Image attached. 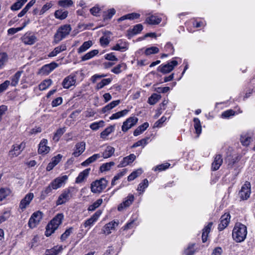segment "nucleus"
Here are the masks:
<instances>
[{"instance_id":"26","label":"nucleus","mask_w":255,"mask_h":255,"mask_svg":"<svg viewBox=\"0 0 255 255\" xmlns=\"http://www.w3.org/2000/svg\"><path fill=\"white\" fill-rule=\"evenodd\" d=\"M118 223L115 221H112L105 225L103 228V231L104 234L109 235L111 233V230H114L115 227L118 226Z\"/></svg>"},{"instance_id":"11","label":"nucleus","mask_w":255,"mask_h":255,"mask_svg":"<svg viewBox=\"0 0 255 255\" xmlns=\"http://www.w3.org/2000/svg\"><path fill=\"white\" fill-rule=\"evenodd\" d=\"M34 198V194L32 193H29L27 194L25 197L21 200L19 208L23 212L28 206L31 201Z\"/></svg>"},{"instance_id":"56","label":"nucleus","mask_w":255,"mask_h":255,"mask_svg":"<svg viewBox=\"0 0 255 255\" xmlns=\"http://www.w3.org/2000/svg\"><path fill=\"white\" fill-rule=\"evenodd\" d=\"M159 52L158 48L156 47H151L149 48H147L145 50V54L146 55H149L152 54L157 53Z\"/></svg>"},{"instance_id":"19","label":"nucleus","mask_w":255,"mask_h":255,"mask_svg":"<svg viewBox=\"0 0 255 255\" xmlns=\"http://www.w3.org/2000/svg\"><path fill=\"white\" fill-rule=\"evenodd\" d=\"M230 220L229 214H225L220 218V223L218 225V229L220 231L223 230L228 225Z\"/></svg>"},{"instance_id":"52","label":"nucleus","mask_w":255,"mask_h":255,"mask_svg":"<svg viewBox=\"0 0 255 255\" xmlns=\"http://www.w3.org/2000/svg\"><path fill=\"white\" fill-rule=\"evenodd\" d=\"M149 139L148 137L143 138L141 140H139L134 143L132 145V148L137 147L139 146H144L145 145H146L148 143V140Z\"/></svg>"},{"instance_id":"1","label":"nucleus","mask_w":255,"mask_h":255,"mask_svg":"<svg viewBox=\"0 0 255 255\" xmlns=\"http://www.w3.org/2000/svg\"><path fill=\"white\" fill-rule=\"evenodd\" d=\"M247 228L241 223H237L233 230L232 237L237 243H241L246 238Z\"/></svg>"},{"instance_id":"12","label":"nucleus","mask_w":255,"mask_h":255,"mask_svg":"<svg viewBox=\"0 0 255 255\" xmlns=\"http://www.w3.org/2000/svg\"><path fill=\"white\" fill-rule=\"evenodd\" d=\"M25 144L21 142L19 144H14L12 146V148L9 151V156L11 157L18 156L25 148Z\"/></svg>"},{"instance_id":"2","label":"nucleus","mask_w":255,"mask_h":255,"mask_svg":"<svg viewBox=\"0 0 255 255\" xmlns=\"http://www.w3.org/2000/svg\"><path fill=\"white\" fill-rule=\"evenodd\" d=\"M75 193V189L73 187H69L63 190L56 200V205H61L69 202L73 198Z\"/></svg>"},{"instance_id":"20","label":"nucleus","mask_w":255,"mask_h":255,"mask_svg":"<svg viewBox=\"0 0 255 255\" xmlns=\"http://www.w3.org/2000/svg\"><path fill=\"white\" fill-rule=\"evenodd\" d=\"M162 20L160 17L155 14L149 15L146 17L145 23L149 25H157L159 24Z\"/></svg>"},{"instance_id":"58","label":"nucleus","mask_w":255,"mask_h":255,"mask_svg":"<svg viewBox=\"0 0 255 255\" xmlns=\"http://www.w3.org/2000/svg\"><path fill=\"white\" fill-rule=\"evenodd\" d=\"M58 3L61 6L66 7L73 5V2L72 0H61L59 1Z\"/></svg>"},{"instance_id":"36","label":"nucleus","mask_w":255,"mask_h":255,"mask_svg":"<svg viewBox=\"0 0 255 255\" xmlns=\"http://www.w3.org/2000/svg\"><path fill=\"white\" fill-rule=\"evenodd\" d=\"M22 71H17L12 77L10 85L12 86H16L19 80Z\"/></svg>"},{"instance_id":"49","label":"nucleus","mask_w":255,"mask_h":255,"mask_svg":"<svg viewBox=\"0 0 255 255\" xmlns=\"http://www.w3.org/2000/svg\"><path fill=\"white\" fill-rule=\"evenodd\" d=\"M116 13V10L114 8H111L103 14L104 20H108L111 19L113 16Z\"/></svg>"},{"instance_id":"27","label":"nucleus","mask_w":255,"mask_h":255,"mask_svg":"<svg viewBox=\"0 0 255 255\" xmlns=\"http://www.w3.org/2000/svg\"><path fill=\"white\" fill-rule=\"evenodd\" d=\"M212 225H213V223L210 222L203 229L202 239V241L203 243H205L207 241L208 235L211 231V229Z\"/></svg>"},{"instance_id":"63","label":"nucleus","mask_w":255,"mask_h":255,"mask_svg":"<svg viewBox=\"0 0 255 255\" xmlns=\"http://www.w3.org/2000/svg\"><path fill=\"white\" fill-rule=\"evenodd\" d=\"M66 49L67 46L65 44H62L60 46H58L54 48V50L58 54L61 52L65 51Z\"/></svg>"},{"instance_id":"40","label":"nucleus","mask_w":255,"mask_h":255,"mask_svg":"<svg viewBox=\"0 0 255 255\" xmlns=\"http://www.w3.org/2000/svg\"><path fill=\"white\" fill-rule=\"evenodd\" d=\"M112 78H107L103 79L100 82L97 84L96 89L98 90L103 88L106 85H109L112 82Z\"/></svg>"},{"instance_id":"17","label":"nucleus","mask_w":255,"mask_h":255,"mask_svg":"<svg viewBox=\"0 0 255 255\" xmlns=\"http://www.w3.org/2000/svg\"><path fill=\"white\" fill-rule=\"evenodd\" d=\"M47 143L48 140L46 139L43 138L40 141L38 149L39 154H46L49 152L50 148L47 146Z\"/></svg>"},{"instance_id":"32","label":"nucleus","mask_w":255,"mask_h":255,"mask_svg":"<svg viewBox=\"0 0 255 255\" xmlns=\"http://www.w3.org/2000/svg\"><path fill=\"white\" fill-rule=\"evenodd\" d=\"M99 53L98 50L95 49L90 51V52L87 53L86 54H85L84 56H83L81 57V61H85L88 60L93 57H94L95 56L97 55Z\"/></svg>"},{"instance_id":"48","label":"nucleus","mask_w":255,"mask_h":255,"mask_svg":"<svg viewBox=\"0 0 255 255\" xmlns=\"http://www.w3.org/2000/svg\"><path fill=\"white\" fill-rule=\"evenodd\" d=\"M114 165L115 162L113 161L104 163L100 166V170L102 172L109 171Z\"/></svg>"},{"instance_id":"41","label":"nucleus","mask_w":255,"mask_h":255,"mask_svg":"<svg viewBox=\"0 0 255 255\" xmlns=\"http://www.w3.org/2000/svg\"><path fill=\"white\" fill-rule=\"evenodd\" d=\"M27 0H17L11 6V9L12 10H17L19 9Z\"/></svg>"},{"instance_id":"25","label":"nucleus","mask_w":255,"mask_h":255,"mask_svg":"<svg viewBox=\"0 0 255 255\" xmlns=\"http://www.w3.org/2000/svg\"><path fill=\"white\" fill-rule=\"evenodd\" d=\"M90 171L91 169L89 168H87L80 172L76 179V182L77 183H79L83 182L84 179L88 177Z\"/></svg>"},{"instance_id":"60","label":"nucleus","mask_w":255,"mask_h":255,"mask_svg":"<svg viewBox=\"0 0 255 255\" xmlns=\"http://www.w3.org/2000/svg\"><path fill=\"white\" fill-rule=\"evenodd\" d=\"M143 29V26L141 24H137L134 25L132 29V32L133 34H137L140 32Z\"/></svg>"},{"instance_id":"46","label":"nucleus","mask_w":255,"mask_h":255,"mask_svg":"<svg viewBox=\"0 0 255 255\" xmlns=\"http://www.w3.org/2000/svg\"><path fill=\"white\" fill-rule=\"evenodd\" d=\"M161 98V96L157 94H153L148 100V102L150 105H153L156 103Z\"/></svg>"},{"instance_id":"34","label":"nucleus","mask_w":255,"mask_h":255,"mask_svg":"<svg viewBox=\"0 0 255 255\" xmlns=\"http://www.w3.org/2000/svg\"><path fill=\"white\" fill-rule=\"evenodd\" d=\"M63 250L62 246H55L50 250H47L45 255H56Z\"/></svg>"},{"instance_id":"30","label":"nucleus","mask_w":255,"mask_h":255,"mask_svg":"<svg viewBox=\"0 0 255 255\" xmlns=\"http://www.w3.org/2000/svg\"><path fill=\"white\" fill-rule=\"evenodd\" d=\"M93 45V42L91 40H89L84 42L83 44L78 49L77 52L78 53H83L89 48H90Z\"/></svg>"},{"instance_id":"42","label":"nucleus","mask_w":255,"mask_h":255,"mask_svg":"<svg viewBox=\"0 0 255 255\" xmlns=\"http://www.w3.org/2000/svg\"><path fill=\"white\" fill-rule=\"evenodd\" d=\"M194 127L196 131V133L198 136L201 133L202 128L200 121L198 118H195L193 120Z\"/></svg>"},{"instance_id":"6","label":"nucleus","mask_w":255,"mask_h":255,"mask_svg":"<svg viewBox=\"0 0 255 255\" xmlns=\"http://www.w3.org/2000/svg\"><path fill=\"white\" fill-rule=\"evenodd\" d=\"M67 175L59 176L53 180L49 184L53 190H56L64 185L68 180Z\"/></svg>"},{"instance_id":"59","label":"nucleus","mask_w":255,"mask_h":255,"mask_svg":"<svg viewBox=\"0 0 255 255\" xmlns=\"http://www.w3.org/2000/svg\"><path fill=\"white\" fill-rule=\"evenodd\" d=\"M169 166H170V164L168 163L161 164L160 165H158L155 166L154 168V171L158 170L160 171L164 170L166 169L167 168H168Z\"/></svg>"},{"instance_id":"45","label":"nucleus","mask_w":255,"mask_h":255,"mask_svg":"<svg viewBox=\"0 0 255 255\" xmlns=\"http://www.w3.org/2000/svg\"><path fill=\"white\" fill-rule=\"evenodd\" d=\"M104 121L102 120L99 122H94L90 125V128L93 130H97L100 128L103 127L104 126Z\"/></svg>"},{"instance_id":"37","label":"nucleus","mask_w":255,"mask_h":255,"mask_svg":"<svg viewBox=\"0 0 255 255\" xmlns=\"http://www.w3.org/2000/svg\"><path fill=\"white\" fill-rule=\"evenodd\" d=\"M115 152V148L111 146L107 147L103 153V156L104 158H109L114 154Z\"/></svg>"},{"instance_id":"15","label":"nucleus","mask_w":255,"mask_h":255,"mask_svg":"<svg viewBox=\"0 0 255 255\" xmlns=\"http://www.w3.org/2000/svg\"><path fill=\"white\" fill-rule=\"evenodd\" d=\"M22 41L26 45H32L37 41V37L31 32H26L21 37Z\"/></svg>"},{"instance_id":"29","label":"nucleus","mask_w":255,"mask_h":255,"mask_svg":"<svg viewBox=\"0 0 255 255\" xmlns=\"http://www.w3.org/2000/svg\"><path fill=\"white\" fill-rule=\"evenodd\" d=\"M149 127V124L147 122L144 123L142 125L138 126L134 131L133 135L135 136H136L141 133H142L144 130H145L147 128Z\"/></svg>"},{"instance_id":"5","label":"nucleus","mask_w":255,"mask_h":255,"mask_svg":"<svg viewBox=\"0 0 255 255\" xmlns=\"http://www.w3.org/2000/svg\"><path fill=\"white\" fill-rule=\"evenodd\" d=\"M76 80V73H72L64 79L62 84L64 89H69L75 85Z\"/></svg>"},{"instance_id":"35","label":"nucleus","mask_w":255,"mask_h":255,"mask_svg":"<svg viewBox=\"0 0 255 255\" xmlns=\"http://www.w3.org/2000/svg\"><path fill=\"white\" fill-rule=\"evenodd\" d=\"M128 112V110H124L123 111L118 112L116 113L113 114L110 117L111 120L118 119L126 115Z\"/></svg>"},{"instance_id":"47","label":"nucleus","mask_w":255,"mask_h":255,"mask_svg":"<svg viewBox=\"0 0 255 255\" xmlns=\"http://www.w3.org/2000/svg\"><path fill=\"white\" fill-rule=\"evenodd\" d=\"M126 68V65L124 63H121L114 67L111 71L115 74H118L120 73L123 70L125 69Z\"/></svg>"},{"instance_id":"61","label":"nucleus","mask_w":255,"mask_h":255,"mask_svg":"<svg viewBox=\"0 0 255 255\" xmlns=\"http://www.w3.org/2000/svg\"><path fill=\"white\" fill-rule=\"evenodd\" d=\"M235 114V112L233 110H228L224 112L222 114V117L223 118H229L232 116H234Z\"/></svg>"},{"instance_id":"62","label":"nucleus","mask_w":255,"mask_h":255,"mask_svg":"<svg viewBox=\"0 0 255 255\" xmlns=\"http://www.w3.org/2000/svg\"><path fill=\"white\" fill-rule=\"evenodd\" d=\"M101 45L103 47L107 46L110 43V40L107 36H102L100 39Z\"/></svg>"},{"instance_id":"3","label":"nucleus","mask_w":255,"mask_h":255,"mask_svg":"<svg viewBox=\"0 0 255 255\" xmlns=\"http://www.w3.org/2000/svg\"><path fill=\"white\" fill-rule=\"evenodd\" d=\"M71 30L70 24H64L60 26L54 35L53 42L55 44L58 43L69 34Z\"/></svg>"},{"instance_id":"7","label":"nucleus","mask_w":255,"mask_h":255,"mask_svg":"<svg viewBox=\"0 0 255 255\" xmlns=\"http://www.w3.org/2000/svg\"><path fill=\"white\" fill-rule=\"evenodd\" d=\"M42 215L43 214L40 211H37L33 213L28 221L29 227L31 228H35L42 219Z\"/></svg>"},{"instance_id":"28","label":"nucleus","mask_w":255,"mask_h":255,"mask_svg":"<svg viewBox=\"0 0 255 255\" xmlns=\"http://www.w3.org/2000/svg\"><path fill=\"white\" fill-rule=\"evenodd\" d=\"M101 157H102V156L100 154H95L83 162L81 163V165L83 166H87L90 163L95 161L97 159L100 158Z\"/></svg>"},{"instance_id":"33","label":"nucleus","mask_w":255,"mask_h":255,"mask_svg":"<svg viewBox=\"0 0 255 255\" xmlns=\"http://www.w3.org/2000/svg\"><path fill=\"white\" fill-rule=\"evenodd\" d=\"M68 13V12L67 10L59 9L55 11L54 15L56 18L63 20L67 17Z\"/></svg>"},{"instance_id":"50","label":"nucleus","mask_w":255,"mask_h":255,"mask_svg":"<svg viewBox=\"0 0 255 255\" xmlns=\"http://www.w3.org/2000/svg\"><path fill=\"white\" fill-rule=\"evenodd\" d=\"M103 203L102 199H98L96 202L90 205L88 208L89 211H94L97 208H98Z\"/></svg>"},{"instance_id":"14","label":"nucleus","mask_w":255,"mask_h":255,"mask_svg":"<svg viewBox=\"0 0 255 255\" xmlns=\"http://www.w3.org/2000/svg\"><path fill=\"white\" fill-rule=\"evenodd\" d=\"M64 215L63 214H58L50 222L48 223V228H53V229L56 230L61 224Z\"/></svg>"},{"instance_id":"55","label":"nucleus","mask_w":255,"mask_h":255,"mask_svg":"<svg viewBox=\"0 0 255 255\" xmlns=\"http://www.w3.org/2000/svg\"><path fill=\"white\" fill-rule=\"evenodd\" d=\"M10 209L7 208L4 209L1 215V222L7 220L10 216Z\"/></svg>"},{"instance_id":"31","label":"nucleus","mask_w":255,"mask_h":255,"mask_svg":"<svg viewBox=\"0 0 255 255\" xmlns=\"http://www.w3.org/2000/svg\"><path fill=\"white\" fill-rule=\"evenodd\" d=\"M251 140V136L248 133L242 134L241 135L240 141L242 145L244 146H248L250 144Z\"/></svg>"},{"instance_id":"18","label":"nucleus","mask_w":255,"mask_h":255,"mask_svg":"<svg viewBox=\"0 0 255 255\" xmlns=\"http://www.w3.org/2000/svg\"><path fill=\"white\" fill-rule=\"evenodd\" d=\"M134 199V197L133 194H128L127 197L125 199V200L118 206V210L121 211L124 208L129 207L133 202Z\"/></svg>"},{"instance_id":"8","label":"nucleus","mask_w":255,"mask_h":255,"mask_svg":"<svg viewBox=\"0 0 255 255\" xmlns=\"http://www.w3.org/2000/svg\"><path fill=\"white\" fill-rule=\"evenodd\" d=\"M251 194V184L249 182H246L239 191V195L242 200L248 199Z\"/></svg>"},{"instance_id":"16","label":"nucleus","mask_w":255,"mask_h":255,"mask_svg":"<svg viewBox=\"0 0 255 255\" xmlns=\"http://www.w3.org/2000/svg\"><path fill=\"white\" fill-rule=\"evenodd\" d=\"M58 66V64L53 62L50 64L43 66L40 70L39 73L41 74L47 75Z\"/></svg>"},{"instance_id":"64","label":"nucleus","mask_w":255,"mask_h":255,"mask_svg":"<svg viewBox=\"0 0 255 255\" xmlns=\"http://www.w3.org/2000/svg\"><path fill=\"white\" fill-rule=\"evenodd\" d=\"M194 244H191L189 246L188 249L185 251L186 255H194L195 250L193 248Z\"/></svg>"},{"instance_id":"54","label":"nucleus","mask_w":255,"mask_h":255,"mask_svg":"<svg viewBox=\"0 0 255 255\" xmlns=\"http://www.w3.org/2000/svg\"><path fill=\"white\" fill-rule=\"evenodd\" d=\"M11 194V191L9 188H1V201L6 199V197L9 196Z\"/></svg>"},{"instance_id":"57","label":"nucleus","mask_w":255,"mask_h":255,"mask_svg":"<svg viewBox=\"0 0 255 255\" xmlns=\"http://www.w3.org/2000/svg\"><path fill=\"white\" fill-rule=\"evenodd\" d=\"M72 231H73L72 227L69 228V229H67L65 231V232L63 234H62V235L61 236V238H60L61 240L62 241H65L70 236V235L72 233Z\"/></svg>"},{"instance_id":"10","label":"nucleus","mask_w":255,"mask_h":255,"mask_svg":"<svg viewBox=\"0 0 255 255\" xmlns=\"http://www.w3.org/2000/svg\"><path fill=\"white\" fill-rule=\"evenodd\" d=\"M138 122V119L136 117H130L127 119L123 123L122 130L124 132H127L129 128L135 125Z\"/></svg>"},{"instance_id":"9","label":"nucleus","mask_w":255,"mask_h":255,"mask_svg":"<svg viewBox=\"0 0 255 255\" xmlns=\"http://www.w3.org/2000/svg\"><path fill=\"white\" fill-rule=\"evenodd\" d=\"M177 65L178 62L176 60H172L166 64L161 65L158 67V70L163 74H166L173 70Z\"/></svg>"},{"instance_id":"23","label":"nucleus","mask_w":255,"mask_h":255,"mask_svg":"<svg viewBox=\"0 0 255 255\" xmlns=\"http://www.w3.org/2000/svg\"><path fill=\"white\" fill-rule=\"evenodd\" d=\"M223 163V159L221 154H217L214 157V161L212 164L211 169L213 171H216Z\"/></svg>"},{"instance_id":"4","label":"nucleus","mask_w":255,"mask_h":255,"mask_svg":"<svg viewBox=\"0 0 255 255\" xmlns=\"http://www.w3.org/2000/svg\"><path fill=\"white\" fill-rule=\"evenodd\" d=\"M108 181L104 178L97 180L91 184V191L94 193H100L106 188Z\"/></svg>"},{"instance_id":"38","label":"nucleus","mask_w":255,"mask_h":255,"mask_svg":"<svg viewBox=\"0 0 255 255\" xmlns=\"http://www.w3.org/2000/svg\"><path fill=\"white\" fill-rule=\"evenodd\" d=\"M115 129V126H111L105 128L100 134L102 138H105Z\"/></svg>"},{"instance_id":"43","label":"nucleus","mask_w":255,"mask_h":255,"mask_svg":"<svg viewBox=\"0 0 255 255\" xmlns=\"http://www.w3.org/2000/svg\"><path fill=\"white\" fill-rule=\"evenodd\" d=\"M143 171L141 168H139L135 171H133L128 177V181H132L136 178L137 177L139 176L141 174Z\"/></svg>"},{"instance_id":"22","label":"nucleus","mask_w":255,"mask_h":255,"mask_svg":"<svg viewBox=\"0 0 255 255\" xmlns=\"http://www.w3.org/2000/svg\"><path fill=\"white\" fill-rule=\"evenodd\" d=\"M135 155L132 153L129 155L123 158V160L121 161L120 164L118 165L119 167H126L129 164L133 162L135 159Z\"/></svg>"},{"instance_id":"24","label":"nucleus","mask_w":255,"mask_h":255,"mask_svg":"<svg viewBox=\"0 0 255 255\" xmlns=\"http://www.w3.org/2000/svg\"><path fill=\"white\" fill-rule=\"evenodd\" d=\"M76 149L73 153L75 157H78L81 155L85 150V142L82 141L76 144Z\"/></svg>"},{"instance_id":"51","label":"nucleus","mask_w":255,"mask_h":255,"mask_svg":"<svg viewBox=\"0 0 255 255\" xmlns=\"http://www.w3.org/2000/svg\"><path fill=\"white\" fill-rule=\"evenodd\" d=\"M65 131V129L64 128H60L58 129L56 132L54 133V135L53 137V139L56 141H58L60 137L62 136Z\"/></svg>"},{"instance_id":"53","label":"nucleus","mask_w":255,"mask_h":255,"mask_svg":"<svg viewBox=\"0 0 255 255\" xmlns=\"http://www.w3.org/2000/svg\"><path fill=\"white\" fill-rule=\"evenodd\" d=\"M148 186V181L146 179H144L143 181L138 185L137 190L143 193L145 189H146Z\"/></svg>"},{"instance_id":"44","label":"nucleus","mask_w":255,"mask_h":255,"mask_svg":"<svg viewBox=\"0 0 255 255\" xmlns=\"http://www.w3.org/2000/svg\"><path fill=\"white\" fill-rule=\"evenodd\" d=\"M53 188L49 184L41 193V199H44L48 195L52 193Z\"/></svg>"},{"instance_id":"39","label":"nucleus","mask_w":255,"mask_h":255,"mask_svg":"<svg viewBox=\"0 0 255 255\" xmlns=\"http://www.w3.org/2000/svg\"><path fill=\"white\" fill-rule=\"evenodd\" d=\"M52 83L51 79L45 80L39 85V89L40 91L45 90L51 86Z\"/></svg>"},{"instance_id":"13","label":"nucleus","mask_w":255,"mask_h":255,"mask_svg":"<svg viewBox=\"0 0 255 255\" xmlns=\"http://www.w3.org/2000/svg\"><path fill=\"white\" fill-rule=\"evenodd\" d=\"M102 214L101 210L97 211L89 219L86 220L84 223L85 228H90L98 220Z\"/></svg>"},{"instance_id":"21","label":"nucleus","mask_w":255,"mask_h":255,"mask_svg":"<svg viewBox=\"0 0 255 255\" xmlns=\"http://www.w3.org/2000/svg\"><path fill=\"white\" fill-rule=\"evenodd\" d=\"M128 43L125 40L120 39L112 48V49L123 52L126 51L128 49Z\"/></svg>"}]
</instances>
